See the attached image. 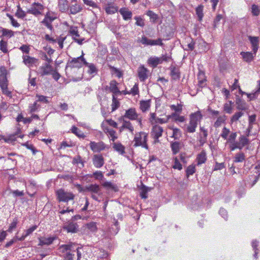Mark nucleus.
<instances>
[{"mask_svg": "<svg viewBox=\"0 0 260 260\" xmlns=\"http://www.w3.org/2000/svg\"><path fill=\"white\" fill-rule=\"evenodd\" d=\"M1 28V31H2V36L1 37H5L8 38H10L14 36V32L12 31V30H10L8 29L4 28Z\"/></svg>", "mask_w": 260, "mask_h": 260, "instance_id": "28", "label": "nucleus"}, {"mask_svg": "<svg viewBox=\"0 0 260 260\" xmlns=\"http://www.w3.org/2000/svg\"><path fill=\"white\" fill-rule=\"evenodd\" d=\"M197 165L199 166L205 163L207 160L206 153L204 150H203L197 157Z\"/></svg>", "mask_w": 260, "mask_h": 260, "instance_id": "22", "label": "nucleus"}, {"mask_svg": "<svg viewBox=\"0 0 260 260\" xmlns=\"http://www.w3.org/2000/svg\"><path fill=\"white\" fill-rule=\"evenodd\" d=\"M230 133V129L227 128L226 127H224L222 129L220 136L224 139H227Z\"/></svg>", "mask_w": 260, "mask_h": 260, "instance_id": "55", "label": "nucleus"}, {"mask_svg": "<svg viewBox=\"0 0 260 260\" xmlns=\"http://www.w3.org/2000/svg\"><path fill=\"white\" fill-rule=\"evenodd\" d=\"M119 13L122 16L123 19L124 20H129L132 17V12L125 8L120 9Z\"/></svg>", "mask_w": 260, "mask_h": 260, "instance_id": "21", "label": "nucleus"}, {"mask_svg": "<svg viewBox=\"0 0 260 260\" xmlns=\"http://www.w3.org/2000/svg\"><path fill=\"white\" fill-rule=\"evenodd\" d=\"M76 246L75 243H70L68 244H63L59 246V249H61L62 253H66L67 252H75L74 246Z\"/></svg>", "mask_w": 260, "mask_h": 260, "instance_id": "15", "label": "nucleus"}, {"mask_svg": "<svg viewBox=\"0 0 260 260\" xmlns=\"http://www.w3.org/2000/svg\"><path fill=\"white\" fill-rule=\"evenodd\" d=\"M170 145L173 154L178 153L182 148V144L179 141H172Z\"/></svg>", "mask_w": 260, "mask_h": 260, "instance_id": "17", "label": "nucleus"}, {"mask_svg": "<svg viewBox=\"0 0 260 260\" xmlns=\"http://www.w3.org/2000/svg\"><path fill=\"white\" fill-rule=\"evenodd\" d=\"M240 55L242 56L243 60L248 63L252 61L255 56L254 53L252 52L243 51L240 53Z\"/></svg>", "mask_w": 260, "mask_h": 260, "instance_id": "18", "label": "nucleus"}, {"mask_svg": "<svg viewBox=\"0 0 260 260\" xmlns=\"http://www.w3.org/2000/svg\"><path fill=\"white\" fill-rule=\"evenodd\" d=\"M202 118V115L200 111L192 113L190 115L189 124L187 127V132L193 133L196 132L198 125V122Z\"/></svg>", "mask_w": 260, "mask_h": 260, "instance_id": "2", "label": "nucleus"}, {"mask_svg": "<svg viewBox=\"0 0 260 260\" xmlns=\"http://www.w3.org/2000/svg\"><path fill=\"white\" fill-rule=\"evenodd\" d=\"M140 42L142 44L146 45H158L160 46H163L164 45V43L162 42V39L160 38H158L156 40H151L148 39L146 37L144 36L142 37Z\"/></svg>", "mask_w": 260, "mask_h": 260, "instance_id": "6", "label": "nucleus"}, {"mask_svg": "<svg viewBox=\"0 0 260 260\" xmlns=\"http://www.w3.org/2000/svg\"><path fill=\"white\" fill-rule=\"evenodd\" d=\"M63 230L67 231L68 233H76L78 232V225L77 223L69 221L66 222L62 226Z\"/></svg>", "mask_w": 260, "mask_h": 260, "instance_id": "7", "label": "nucleus"}, {"mask_svg": "<svg viewBox=\"0 0 260 260\" xmlns=\"http://www.w3.org/2000/svg\"><path fill=\"white\" fill-rule=\"evenodd\" d=\"M75 252L69 251L63 254V257L64 260H74Z\"/></svg>", "mask_w": 260, "mask_h": 260, "instance_id": "47", "label": "nucleus"}, {"mask_svg": "<svg viewBox=\"0 0 260 260\" xmlns=\"http://www.w3.org/2000/svg\"><path fill=\"white\" fill-rule=\"evenodd\" d=\"M171 116L174 118L175 121L184 122L185 118L183 116H180L177 113H173Z\"/></svg>", "mask_w": 260, "mask_h": 260, "instance_id": "49", "label": "nucleus"}, {"mask_svg": "<svg viewBox=\"0 0 260 260\" xmlns=\"http://www.w3.org/2000/svg\"><path fill=\"white\" fill-rule=\"evenodd\" d=\"M84 66L88 68V73L90 74H96L98 70L93 63H89L86 61H84Z\"/></svg>", "mask_w": 260, "mask_h": 260, "instance_id": "29", "label": "nucleus"}, {"mask_svg": "<svg viewBox=\"0 0 260 260\" xmlns=\"http://www.w3.org/2000/svg\"><path fill=\"white\" fill-rule=\"evenodd\" d=\"M36 96L38 98V100L36 101H37V102H40L46 104L49 103L48 97L45 96L44 95L38 94H37Z\"/></svg>", "mask_w": 260, "mask_h": 260, "instance_id": "60", "label": "nucleus"}, {"mask_svg": "<svg viewBox=\"0 0 260 260\" xmlns=\"http://www.w3.org/2000/svg\"><path fill=\"white\" fill-rule=\"evenodd\" d=\"M236 104L237 105V108L238 110H245L247 109L245 102L240 99L236 101Z\"/></svg>", "mask_w": 260, "mask_h": 260, "instance_id": "40", "label": "nucleus"}, {"mask_svg": "<svg viewBox=\"0 0 260 260\" xmlns=\"http://www.w3.org/2000/svg\"><path fill=\"white\" fill-rule=\"evenodd\" d=\"M134 19L136 20V25L140 26L141 27H144L145 23L144 20L140 17L135 16Z\"/></svg>", "mask_w": 260, "mask_h": 260, "instance_id": "56", "label": "nucleus"}, {"mask_svg": "<svg viewBox=\"0 0 260 260\" xmlns=\"http://www.w3.org/2000/svg\"><path fill=\"white\" fill-rule=\"evenodd\" d=\"M20 129L18 128L17 131L13 134L8 136L7 137L4 138V141L6 142H13L16 140L17 136L20 134Z\"/></svg>", "mask_w": 260, "mask_h": 260, "instance_id": "26", "label": "nucleus"}, {"mask_svg": "<svg viewBox=\"0 0 260 260\" xmlns=\"http://www.w3.org/2000/svg\"><path fill=\"white\" fill-rule=\"evenodd\" d=\"M22 58L24 63L28 67L32 66L38 61L37 59L28 55H23Z\"/></svg>", "mask_w": 260, "mask_h": 260, "instance_id": "16", "label": "nucleus"}, {"mask_svg": "<svg viewBox=\"0 0 260 260\" xmlns=\"http://www.w3.org/2000/svg\"><path fill=\"white\" fill-rule=\"evenodd\" d=\"M56 194L59 202H68L69 201L73 200L75 197L72 193L66 192L62 189L57 190Z\"/></svg>", "mask_w": 260, "mask_h": 260, "instance_id": "3", "label": "nucleus"}, {"mask_svg": "<svg viewBox=\"0 0 260 260\" xmlns=\"http://www.w3.org/2000/svg\"><path fill=\"white\" fill-rule=\"evenodd\" d=\"M147 62L149 65L153 68L156 67L158 64L161 63L159 57H151L148 59Z\"/></svg>", "mask_w": 260, "mask_h": 260, "instance_id": "25", "label": "nucleus"}, {"mask_svg": "<svg viewBox=\"0 0 260 260\" xmlns=\"http://www.w3.org/2000/svg\"><path fill=\"white\" fill-rule=\"evenodd\" d=\"M53 67L48 63H45L40 68V75L44 76L45 75H49L51 74L53 71Z\"/></svg>", "mask_w": 260, "mask_h": 260, "instance_id": "9", "label": "nucleus"}, {"mask_svg": "<svg viewBox=\"0 0 260 260\" xmlns=\"http://www.w3.org/2000/svg\"><path fill=\"white\" fill-rule=\"evenodd\" d=\"M113 227L111 228V230L113 231L112 233L114 234H116L118 233L119 230V223L117 219H114V224Z\"/></svg>", "mask_w": 260, "mask_h": 260, "instance_id": "53", "label": "nucleus"}, {"mask_svg": "<svg viewBox=\"0 0 260 260\" xmlns=\"http://www.w3.org/2000/svg\"><path fill=\"white\" fill-rule=\"evenodd\" d=\"M22 145L26 147L27 149L31 150L33 154H36V152L38 151L35 147L32 145L28 144V142L22 144Z\"/></svg>", "mask_w": 260, "mask_h": 260, "instance_id": "58", "label": "nucleus"}, {"mask_svg": "<svg viewBox=\"0 0 260 260\" xmlns=\"http://www.w3.org/2000/svg\"><path fill=\"white\" fill-rule=\"evenodd\" d=\"M88 191L98 193L100 190V186L96 184H91L87 188Z\"/></svg>", "mask_w": 260, "mask_h": 260, "instance_id": "39", "label": "nucleus"}, {"mask_svg": "<svg viewBox=\"0 0 260 260\" xmlns=\"http://www.w3.org/2000/svg\"><path fill=\"white\" fill-rule=\"evenodd\" d=\"M44 9V7L41 4L34 2L31 5L30 9L27 10V13L37 16L42 14V12Z\"/></svg>", "mask_w": 260, "mask_h": 260, "instance_id": "5", "label": "nucleus"}, {"mask_svg": "<svg viewBox=\"0 0 260 260\" xmlns=\"http://www.w3.org/2000/svg\"><path fill=\"white\" fill-rule=\"evenodd\" d=\"M18 222V218L17 217L14 218L13 222L10 224L8 229L7 230V232L11 233L12 231L16 228Z\"/></svg>", "mask_w": 260, "mask_h": 260, "instance_id": "45", "label": "nucleus"}, {"mask_svg": "<svg viewBox=\"0 0 260 260\" xmlns=\"http://www.w3.org/2000/svg\"><path fill=\"white\" fill-rule=\"evenodd\" d=\"M15 15L20 18H23L26 16V13L24 11H23L21 8H20V6H18V10L17 12L16 13Z\"/></svg>", "mask_w": 260, "mask_h": 260, "instance_id": "52", "label": "nucleus"}, {"mask_svg": "<svg viewBox=\"0 0 260 260\" xmlns=\"http://www.w3.org/2000/svg\"><path fill=\"white\" fill-rule=\"evenodd\" d=\"M149 190L148 188L145 186L144 185H142V186L141 188V192L140 196L142 199H147V192Z\"/></svg>", "mask_w": 260, "mask_h": 260, "instance_id": "43", "label": "nucleus"}, {"mask_svg": "<svg viewBox=\"0 0 260 260\" xmlns=\"http://www.w3.org/2000/svg\"><path fill=\"white\" fill-rule=\"evenodd\" d=\"M222 17H223L221 14H218L216 15L213 21V26L214 28H216L217 25L219 24V21L221 20Z\"/></svg>", "mask_w": 260, "mask_h": 260, "instance_id": "59", "label": "nucleus"}, {"mask_svg": "<svg viewBox=\"0 0 260 260\" xmlns=\"http://www.w3.org/2000/svg\"><path fill=\"white\" fill-rule=\"evenodd\" d=\"M170 75L174 80H179L180 78V72L179 69L175 67L171 68Z\"/></svg>", "mask_w": 260, "mask_h": 260, "instance_id": "24", "label": "nucleus"}, {"mask_svg": "<svg viewBox=\"0 0 260 260\" xmlns=\"http://www.w3.org/2000/svg\"><path fill=\"white\" fill-rule=\"evenodd\" d=\"M105 132L110 136L113 141H114L117 139V137L115 136L116 132L114 130L110 128H106Z\"/></svg>", "mask_w": 260, "mask_h": 260, "instance_id": "48", "label": "nucleus"}, {"mask_svg": "<svg viewBox=\"0 0 260 260\" xmlns=\"http://www.w3.org/2000/svg\"><path fill=\"white\" fill-rule=\"evenodd\" d=\"M149 70L143 65H141L138 70V77L142 82L145 81L148 78Z\"/></svg>", "mask_w": 260, "mask_h": 260, "instance_id": "10", "label": "nucleus"}, {"mask_svg": "<svg viewBox=\"0 0 260 260\" xmlns=\"http://www.w3.org/2000/svg\"><path fill=\"white\" fill-rule=\"evenodd\" d=\"M138 115L136 112L135 108H129L126 110L124 115L121 117V119H124V118H128L132 120H136L138 119Z\"/></svg>", "mask_w": 260, "mask_h": 260, "instance_id": "11", "label": "nucleus"}, {"mask_svg": "<svg viewBox=\"0 0 260 260\" xmlns=\"http://www.w3.org/2000/svg\"><path fill=\"white\" fill-rule=\"evenodd\" d=\"M248 39L250 41L252 47V51L255 55L258 48L259 40L258 37L249 36Z\"/></svg>", "mask_w": 260, "mask_h": 260, "instance_id": "14", "label": "nucleus"}, {"mask_svg": "<svg viewBox=\"0 0 260 260\" xmlns=\"http://www.w3.org/2000/svg\"><path fill=\"white\" fill-rule=\"evenodd\" d=\"M82 10V7L77 4L73 5L70 7V13L73 15L81 12Z\"/></svg>", "mask_w": 260, "mask_h": 260, "instance_id": "30", "label": "nucleus"}, {"mask_svg": "<svg viewBox=\"0 0 260 260\" xmlns=\"http://www.w3.org/2000/svg\"><path fill=\"white\" fill-rule=\"evenodd\" d=\"M92 162L96 168H100L104 164V158L101 154H94L93 156Z\"/></svg>", "mask_w": 260, "mask_h": 260, "instance_id": "13", "label": "nucleus"}, {"mask_svg": "<svg viewBox=\"0 0 260 260\" xmlns=\"http://www.w3.org/2000/svg\"><path fill=\"white\" fill-rule=\"evenodd\" d=\"M148 134L141 132L137 133L134 139V141L135 142L133 146L135 147L138 146H142L146 149H148V146L147 145Z\"/></svg>", "mask_w": 260, "mask_h": 260, "instance_id": "1", "label": "nucleus"}, {"mask_svg": "<svg viewBox=\"0 0 260 260\" xmlns=\"http://www.w3.org/2000/svg\"><path fill=\"white\" fill-rule=\"evenodd\" d=\"M113 147L114 150L121 154H123L125 153V147L120 143H114Z\"/></svg>", "mask_w": 260, "mask_h": 260, "instance_id": "27", "label": "nucleus"}, {"mask_svg": "<svg viewBox=\"0 0 260 260\" xmlns=\"http://www.w3.org/2000/svg\"><path fill=\"white\" fill-rule=\"evenodd\" d=\"M139 92V89L138 87V85L137 84H135L133 87L129 91L130 94H133V95H136L138 94Z\"/></svg>", "mask_w": 260, "mask_h": 260, "instance_id": "64", "label": "nucleus"}, {"mask_svg": "<svg viewBox=\"0 0 260 260\" xmlns=\"http://www.w3.org/2000/svg\"><path fill=\"white\" fill-rule=\"evenodd\" d=\"M251 12L254 16H258L260 13V10L257 6L253 5L251 7Z\"/></svg>", "mask_w": 260, "mask_h": 260, "instance_id": "61", "label": "nucleus"}, {"mask_svg": "<svg viewBox=\"0 0 260 260\" xmlns=\"http://www.w3.org/2000/svg\"><path fill=\"white\" fill-rule=\"evenodd\" d=\"M164 129L162 127L158 125H155L153 126L151 132V135L152 138H159L162 136Z\"/></svg>", "mask_w": 260, "mask_h": 260, "instance_id": "12", "label": "nucleus"}, {"mask_svg": "<svg viewBox=\"0 0 260 260\" xmlns=\"http://www.w3.org/2000/svg\"><path fill=\"white\" fill-rule=\"evenodd\" d=\"M173 168L175 169H178L181 170L182 169V166L179 162L177 157H175L174 159V164Z\"/></svg>", "mask_w": 260, "mask_h": 260, "instance_id": "62", "label": "nucleus"}, {"mask_svg": "<svg viewBox=\"0 0 260 260\" xmlns=\"http://www.w3.org/2000/svg\"><path fill=\"white\" fill-rule=\"evenodd\" d=\"M37 225H34L27 230H25L24 234L25 235V236L27 237L31 234L32 232L37 229Z\"/></svg>", "mask_w": 260, "mask_h": 260, "instance_id": "63", "label": "nucleus"}, {"mask_svg": "<svg viewBox=\"0 0 260 260\" xmlns=\"http://www.w3.org/2000/svg\"><path fill=\"white\" fill-rule=\"evenodd\" d=\"M71 131L72 133L76 135L79 138H84L85 137V135L84 133L82 132L81 130H80L78 127L75 126H72Z\"/></svg>", "mask_w": 260, "mask_h": 260, "instance_id": "33", "label": "nucleus"}, {"mask_svg": "<svg viewBox=\"0 0 260 260\" xmlns=\"http://www.w3.org/2000/svg\"><path fill=\"white\" fill-rule=\"evenodd\" d=\"M140 109L143 112H145L150 107L149 101H142L140 102Z\"/></svg>", "mask_w": 260, "mask_h": 260, "instance_id": "41", "label": "nucleus"}, {"mask_svg": "<svg viewBox=\"0 0 260 260\" xmlns=\"http://www.w3.org/2000/svg\"><path fill=\"white\" fill-rule=\"evenodd\" d=\"M225 120V116H219L216 121L214 122V126L215 127H219L222 123H224Z\"/></svg>", "mask_w": 260, "mask_h": 260, "instance_id": "44", "label": "nucleus"}, {"mask_svg": "<svg viewBox=\"0 0 260 260\" xmlns=\"http://www.w3.org/2000/svg\"><path fill=\"white\" fill-rule=\"evenodd\" d=\"M89 146L91 150L94 152H100L105 150L106 147V144L103 141L99 142L91 141Z\"/></svg>", "mask_w": 260, "mask_h": 260, "instance_id": "8", "label": "nucleus"}, {"mask_svg": "<svg viewBox=\"0 0 260 260\" xmlns=\"http://www.w3.org/2000/svg\"><path fill=\"white\" fill-rule=\"evenodd\" d=\"M146 14L147 16H149L151 21L153 23L156 22L158 19V15L152 11H148Z\"/></svg>", "mask_w": 260, "mask_h": 260, "instance_id": "38", "label": "nucleus"}, {"mask_svg": "<svg viewBox=\"0 0 260 260\" xmlns=\"http://www.w3.org/2000/svg\"><path fill=\"white\" fill-rule=\"evenodd\" d=\"M106 12L108 14H113L117 12V8L113 6H108L106 8Z\"/></svg>", "mask_w": 260, "mask_h": 260, "instance_id": "51", "label": "nucleus"}, {"mask_svg": "<svg viewBox=\"0 0 260 260\" xmlns=\"http://www.w3.org/2000/svg\"><path fill=\"white\" fill-rule=\"evenodd\" d=\"M117 82L113 80L110 83L109 90L111 92L113 93V95H117L121 92L117 87Z\"/></svg>", "mask_w": 260, "mask_h": 260, "instance_id": "19", "label": "nucleus"}, {"mask_svg": "<svg viewBox=\"0 0 260 260\" xmlns=\"http://www.w3.org/2000/svg\"><path fill=\"white\" fill-rule=\"evenodd\" d=\"M40 108V105L38 104L37 101L34 102L32 104H30L28 106L29 112L32 113L39 111Z\"/></svg>", "mask_w": 260, "mask_h": 260, "instance_id": "32", "label": "nucleus"}, {"mask_svg": "<svg viewBox=\"0 0 260 260\" xmlns=\"http://www.w3.org/2000/svg\"><path fill=\"white\" fill-rule=\"evenodd\" d=\"M249 140L248 139L244 136H241L239 138V142H238L240 147H241V149L246 145L248 144Z\"/></svg>", "mask_w": 260, "mask_h": 260, "instance_id": "37", "label": "nucleus"}, {"mask_svg": "<svg viewBox=\"0 0 260 260\" xmlns=\"http://www.w3.org/2000/svg\"><path fill=\"white\" fill-rule=\"evenodd\" d=\"M8 86L7 76H0V87Z\"/></svg>", "mask_w": 260, "mask_h": 260, "instance_id": "57", "label": "nucleus"}, {"mask_svg": "<svg viewBox=\"0 0 260 260\" xmlns=\"http://www.w3.org/2000/svg\"><path fill=\"white\" fill-rule=\"evenodd\" d=\"M56 239L55 237H50L48 238L44 237L39 239V246H43L44 245H49L51 244L53 241Z\"/></svg>", "mask_w": 260, "mask_h": 260, "instance_id": "20", "label": "nucleus"}, {"mask_svg": "<svg viewBox=\"0 0 260 260\" xmlns=\"http://www.w3.org/2000/svg\"><path fill=\"white\" fill-rule=\"evenodd\" d=\"M203 8V6L201 5L196 9V14L197 15L198 19L199 21H201L204 17Z\"/></svg>", "mask_w": 260, "mask_h": 260, "instance_id": "31", "label": "nucleus"}, {"mask_svg": "<svg viewBox=\"0 0 260 260\" xmlns=\"http://www.w3.org/2000/svg\"><path fill=\"white\" fill-rule=\"evenodd\" d=\"M85 59L83 57V53L80 56L77 58H73L71 60H69L68 64L71 68H80L84 65Z\"/></svg>", "mask_w": 260, "mask_h": 260, "instance_id": "4", "label": "nucleus"}, {"mask_svg": "<svg viewBox=\"0 0 260 260\" xmlns=\"http://www.w3.org/2000/svg\"><path fill=\"white\" fill-rule=\"evenodd\" d=\"M169 128L173 131L172 138H173L175 140H179L182 137V132L178 128L170 127Z\"/></svg>", "mask_w": 260, "mask_h": 260, "instance_id": "23", "label": "nucleus"}, {"mask_svg": "<svg viewBox=\"0 0 260 260\" xmlns=\"http://www.w3.org/2000/svg\"><path fill=\"white\" fill-rule=\"evenodd\" d=\"M244 113L242 112H238L235 113L231 119V121L232 123L237 121L238 119L243 115Z\"/></svg>", "mask_w": 260, "mask_h": 260, "instance_id": "50", "label": "nucleus"}, {"mask_svg": "<svg viewBox=\"0 0 260 260\" xmlns=\"http://www.w3.org/2000/svg\"><path fill=\"white\" fill-rule=\"evenodd\" d=\"M3 93L6 95L8 97L12 98V92L9 91L8 88V86H3L1 87Z\"/></svg>", "mask_w": 260, "mask_h": 260, "instance_id": "54", "label": "nucleus"}, {"mask_svg": "<svg viewBox=\"0 0 260 260\" xmlns=\"http://www.w3.org/2000/svg\"><path fill=\"white\" fill-rule=\"evenodd\" d=\"M123 121L122 127L128 129L132 134H133L134 128L132 123L129 121H126L124 119H122Z\"/></svg>", "mask_w": 260, "mask_h": 260, "instance_id": "34", "label": "nucleus"}, {"mask_svg": "<svg viewBox=\"0 0 260 260\" xmlns=\"http://www.w3.org/2000/svg\"><path fill=\"white\" fill-rule=\"evenodd\" d=\"M116 95H112V112L115 111L120 106V103L116 97Z\"/></svg>", "mask_w": 260, "mask_h": 260, "instance_id": "35", "label": "nucleus"}, {"mask_svg": "<svg viewBox=\"0 0 260 260\" xmlns=\"http://www.w3.org/2000/svg\"><path fill=\"white\" fill-rule=\"evenodd\" d=\"M0 50L4 53H7L8 52L7 49V42L2 40L0 41Z\"/></svg>", "mask_w": 260, "mask_h": 260, "instance_id": "46", "label": "nucleus"}, {"mask_svg": "<svg viewBox=\"0 0 260 260\" xmlns=\"http://www.w3.org/2000/svg\"><path fill=\"white\" fill-rule=\"evenodd\" d=\"M245 159V155L243 152H239L236 154L234 161L235 162H241Z\"/></svg>", "mask_w": 260, "mask_h": 260, "instance_id": "36", "label": "nucleus"}, {"mask_svg": "<svg viewBox=\"0 0 260 260\" xmlns=\"http://www.w3.org/2000/svg\"><path fill=\"white\" fill-rule=\"evenodd\" d=\"M196 172L195 166L193 165L189 166L186 170V176L188 178L190 175H193Z\"/></svg>", "mask_w": 260, "mask_h": 260, "instance_id": "42", "label": "nucleus"}]
</instances>
